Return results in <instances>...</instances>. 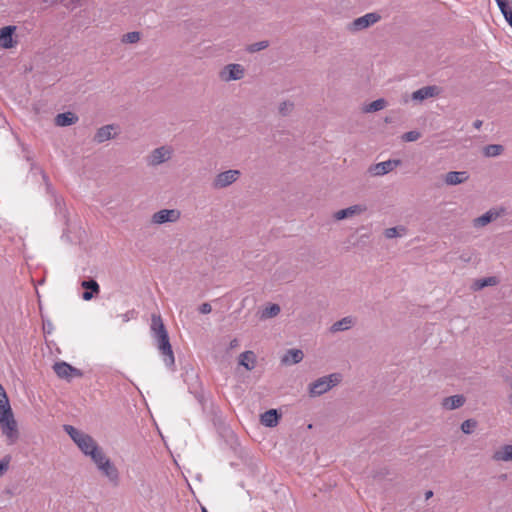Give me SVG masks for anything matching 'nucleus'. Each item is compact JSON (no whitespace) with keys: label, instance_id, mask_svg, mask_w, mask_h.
<instances>
[{"label":"nucleus","instance_id":"nucleus-1","mask_svg":"<svg viewBox=\"0 0 512 512\" xmlns=\"http://www.w3.org/2000/svg\"><path fill=\"white\" fill-rule=\"evenodd\" d=\"M151 331L153 338L156 340V345L162 356L163 362L168 368L173 367L175 364L174 354L167 330L160 316H152Z\"/></svg>","mask_w":512,"mask_h":512},{"label":"nucleus","instance_id":"nucleus-2","mask_svg":"<svg viewBox=\"0 0 512 512\" xmlns=\"http://www.w3.org/2000/svg\"><path fill=\"white\" fill-rule=\"evenodd\" d=\"M63 429L84 455L89 456L92 450L95 451L99 447L92 436L81 430H78L74 426L64 425Z\"/></svg>","mask_w":512,"mask_h":512},{"label":"nucleus","instance_id":"nucleus-3","mask_svg":"<svg viewBox=\"0 0 512 512\" xmlns=\"http://www.w3.org/2000/svg\"><path fill=\"white\" fill-rule=\"evenodd\" d=\"M0 428L3 435L6 436L8 443L13 444L19 437L17 422L14 418L10 405L0 409Z\"/></svg>","mask_w":512,"mask_h":512},{"label":"nucleus","instance_id":"nucleus-4","mask_svg":"<svg viewBox=\"0 0 512 512\" xmlns=\"http://www.w3.org/2000/svg\"><path fill=\"white\" fill-rule=\"evenodd\" d=\"M342 380L340 373H332L318 378L309 384V394L312 397L321 396L338 385Z\"/></svg>","mask_w":512,"mask_h":512},{"label":"nucleus","instance_id":"nucleus-5","mask_svg":"<svg viewBox=\"0 0 512 512\" xmlns=\"http://www.w3.org/2000/svg\"><path fill=\"white\" fill-rule=\"evenodd\" d=\"M174 153V149L169 145H163L153 149L146 157L145 161L149 167H157L168 162Z\"/></svg>","mask_w":512,"mask_h":512},{"label":"nucleus","instance_id":"nucleus-6","mask_svg":"<svg viewBox=\"0 0 512 512\" xmlns=\"http://www.w3.org/2000/svg\"><path fill=\"white\" fill-rule=\"evenodd\" d=\"M53 370L59 378L68 382L74 378H81L83 376V372L80 369L64 361L56 362L53 366Z\"/></svg>","mask_w":512,"mask_h":512},{"label":"nucleus","instance_id":"nucleus-7","mask_svg":"<svg viewBox=\"0 0 512 512\" xmlns=\"http://www.w3.org/2000/svg\"><path fill=\"white\" fill-rule=\"evenodd\" d=\"M181 217V212L178 209H161L151 216V223L162 225L165 223L177 222Z\"/></svg>","mask_w":512,"mask_h":512},{"label":"nucleus","instance_id":"nucleus-8","mask_svg":"<svg viewBox=\"0 0 512 512\" xmlns=\"http://www.w3.org/2000/svg\"><path fill=\"white\" fill-rule=\"evenodd\" d=\"M240 171L230 169L216 175L213 180L212 186L215 189H223L234 183L240 176Z\"/></svg>","mask_w":512,"mask_h":512},{"label":"nucleus","instance_id":"nucleus-9","mask_svg":"<svg viewBox=\"0 0 512 512\" xmlns=\"http://www.w3.org/2000/svg\"><path fill=\"white\" fill-rule=\"evenodd\" d=\"M380 18V15L375 12L367 13L361 17L356 18L353 22H351L349 24V29L355 32L361 31L377 23L380 20Z\"/></svg>","mask_w":512,"mask_h":512},{"label":"nucleus","instance_id":"nucleus-10","mask_svg":"<svg viewBox=\"0 0 512 512\" xmlns=\"http://www.w3.org/2000/svg\"><path fill=\"white\" fill-rule=\"evenodd\" d=\"M245 70L240 64H228L219 73L222 81L230 82L244 77Z\"/></svg>","mask_w":512,"mask_h":512},{"label":"nucleus","instance_id":"nucleus-11","mask_svg":"<svg viewBox=\"0 0 512 512\" xmlns=\"http://www.w3.org/2000/svg\"><path fill=\"white\" fill-rule=\"evenodd\" d=\"M401 161L399 159H389L387 161L379 162L371 165L368 172L373 176H383L391 172L394 168L399 166Z\"/></svg>","mask_w":512,"mask_h":512},{"label":"nucleus","instance_id":"nucleus-12","mask_svg":"<svg viewBox=\"0 0 512 512\" xmlns=\"http://www.w3.org/2000/svg\"><path fill=\"white\" fill-rule=\"evenodd\" d=\"M99 472L107 478V480L113 485L118 486L120 482V473L115 464L109 459L104 462L103 465L98 468Z\"/></svg>","mask_w":512,"mask_h":512},{"label":"nucleus","instance_id":"nucleus-13","mask_svg":"<svg viewBox=\"0 0 512 512\" xmlns=\"http://www.w3.org/2000/svg\"><path fill=\"white\" fill-rule=\"evenodd\" d=\"M16 30V26H5L0 29V47L3 49H11L16 45L13 39V34Z\"/></svg>","mask_w":512,"mask_h":512},{"label":"nucleus","instance_id":"nucleus-14","mask_svg":"<svg viewBox=\"0 0 512 512\" xmlns=\"http://www.w3.org/2000/svg\"><path fill=\"white\" fill-rule=\"evenodd\" d=\"M81 287L85 289L82 298L85 301L91 300L95 295L100 293V286L96 280L90 278L81 282Z\"/></svg>","mask_w":512,"mask_h":512},{"label":"nucleus","instance_id":"nucleus-15","mask_svg":"<svg viewBox=\"0 0 512 512\" xmlns=\"http://www.w3.org/2000/svg\"><path fill=\"white\" fill-rule=\"evenodd\" d=\"M469 174L466 171H451L445 175L447 185H458L467 181Z\"/></svg>","mask_w":512,"mask_h":512},{"label":"nucleus","instance_id":"nucleus-16","mask_svg":"<svg viewBox=\"0 0 512 512\" xmlns=\"http://www.w3.org/2000/svg\"><path fill=\"white\" fill-rule=\"evenodd\" d=\"M114 130L115 126L112 124L100 127L94 136V141L97 143H103L114 138Z\"/></svg>","mask_w":512,"mask_h":512},{"label":"nucleus","instance_id":"nucleus-17","mask_svg":"<svg viewBox=\"0 0 512 512\" xmlns=\"http://www.w3.org/2000/svg\"><path fill=\"white\" fill-rule=\"evenodd\" d=\"M304 353L300 349H289L283 355L281 362L285 365L297 364L303 360Z\"/></svg>","mask_w":512,"mask_h":512},{"label":"nucleus","instance_id":"nucleus-18","mask_svg":"<svg viewBox=\"0 0 512 512\" xmlns=\"http://www.w3.org/2000/svg\"><path fill=\"white\" fill-rule=\"evenodd\" d=\"M500 216V212L491 209L473 220L474 227H484Z\"/></svg>","mask_w":512,"mask_h":512},{"label":"nucleus","instance_id":"nucleus-19","mask_svg":"<svg viewBox=\"0 0 512 512\" xmlns=\"http://www.w3.org/2000/svg\"><path fill=\"white\" fill-rule=\"evenodd\" d=\"M78 121V116L73 112L60 113L55 117V124L60 127L70 126Z\"/></svg>","mask_w":512,"mask_h":512},{"label":"nucleus","instance_id":"nucleus-20","mask_svg":"<svg viewBox=\"0 0 512 512\" xmlns=\"http://www.w3.org/2000/svg\"><path fill=\"white\" fill-rule=\"evenodd\" d=\"M437 93L436 86H425L412 93V99L415 101H423L427 98L435 96Z\"/></svg>","mask_w":512,"mask_h":512},{"label":"nucleus","instance_id":"nucleus-21","mask_svg":"<svg viewBox=\"0 0 512 512\" xmlns=\"http://www.w3.org/2000/svg\"><path fill=\"white\" fill-rule=\"evenodd\" d=\"M280 419V414L276 409H270L261 415V423L266 427H275Z\"/></svg>","mask_w":512,"mask_h":512},{"label":"nucleus","instance_id":"nucleus-22","mask_svg":"<svg viewBox=\"0 0 512 512\" xmlns=\"http://www.w3.org/2000/svg\"><path fill=\"white\" fill-rule=\"evenodd\" d=\"M239 364L246 370H253L256 365V355L253 351H245L239 356Z\"/></svg>","mask_w":512,"mask_h":512},{"label":"nucleus","instance_id":"nucleus-23","mask_svg":"<svg viewBox=\"0 0 512 512\" xmlns=\"http://www.w3.org/2000/svg\"><path fill=\"white\" fill-rule=\"evenodd\" d=\"M354 323H355V319L353 317L346 316V317L342 318L341 320L333 323L332 326L330 327V331L332 333L345 331V330L350 329L354 325Z\"/></svg>","mask_w":512,"mask_h":512},{"label":"nucleus","instance_id":"nucleus-24","mask_svg":"<svg viewBox=\"0 0 512 512\" xmlns=\"http://www.w3.org/2000/svg\"><path fill=\"white\" fill-rule=\"evenodd\" d=\"M465 403V398L462 395H453L446 397L442 401V406L445 409L453 410L461 407Z\"/></svg>","mask_w":512,"mask_h":512},{"label":"nucleus","instance_id":"nucleus-25","mask_svg":"<svg viewBox=\"0 0 512 512\" xmlns=\"http://www.w3.org/2000/svg\"><path fill=\"white\" fill-rule=\"evenodd\" d=\"M363 211H364V208L361 205H353V206H350L348 208H345V209L337 211L335 213L334 217L337 220H343V219L351 217V216H353L355 214H359V213H361Z\"/></svg>","mask_w":512,"mask_h":512},{"label":"nucleus","instance_id":"nucleus-26","mask_svg":"<svg viewBox=\"0 0 512 512\" xmlns=\"http://www.w3.org/2000/svg\"><path fill=\"white\" fill-rule=\"evenodd\" d=\"M493 459L496 461H512V445H504L501 449L497 450Z\"/></svg>","mask_w":512,"mask_h":512},{"label":"nucleus","instance_id":"nucleus-27","mask_svg":"<svg viewBox=\"0 0 512 512\" xmlns=\"http://www.w3.org/2000/svg\"><path fill=\"white\" fill-rule=\"evenodd\" d=\"M89 457L96 465L97 469L100 468V466L103 465L105 461L109 460V458L100 447H98L95 451L92 450Z\"/></svg>","mask_w":512,"mask_h":512},{"label":"nucleus","instance_id":"nucleus-28","mask_svg":"<svg viewBox=\"0 0 512 512\" xmlns=\"http://www.w3.org/2000/svg\"><path fill=\"white\" fill-rule=\"evenodd\" d=\"M497 284H498L497 277H495V276L486 277V278L478 279L477 281H475L474 289L480 290L487 286H495Z\"/></svg>","mask_w":512,"mask_h":512},{"label":"nucleus","instance_id":"nucleus-29","mask_svg":"<svg viewBox=\"0 0 512 512\" xmlns=\"http://www.w3.org/2000/svg\"><path fill=\"white\" fill-rule=\"evenodd\" d=\"M503 152V146L499 144H490L484 147L483 153L486 157H496Z\"/></svg>","mask_w":512,"mask_h":512},{"label":"nucleus","instance_id":"nucleus-30","mask_svg":"<svg viewBox=\"0 0 512 512\" xmlns=\"http://www.w3.org/2000/svg\"><path fill=\"white\" fill-rule=\"evenodd\" d=\"M386 107V101L382 98L380 99H377L373 102H371L369 105H367L365 107V112H368V113H371V112H376V111H379V110H382Z\"/></svg>","mask_w":512,"mask_h":512},{"label":"nucleus","instance_id":"nucleus-31","mask_svg":"<svg viewBox=\"0 0 512 512\" xmlns=\"http://www.w3.org/2000/svg\"><path fill=\"white\" fill-rule=\"evenodd\" d=\"M280 313V306L278 304H271L266 307L262 312V318H272Z\"/></svg>","mask_w":512,"mask_h":512},{"label":"nucleus","instance_id":"nucleus-32","mask_svg":"<svg viewBox=\"0 0 512 512\" xmlns=\"http://www.w3.org/2000/svg\"><path fill=\"white\" fill-rule=\"evenodd\" d=\"M139 40H140V33L137 31L128 32V33L124 34L122 37L123 43L133 44V43H137Z\"/></svg>","mask_w":512,"mask_h":512},{"label":"nucleus","instance_id":"nucleus-33","mask_svg":"<svg viewBox=\"0 0 512 512\" xmlns=\"http://www.w3.org/2000/svg\"><path fill=\"white\" fill-rule=\"evenodd\" d=\"M420 137H421V133L419 131L412 130V131H408V132L404 133L401 136V139L404 142H414V141H417Z\"/></svg>","mask_w":512,"mask_h":512},{"label":"nucleus","instance_id":"nucleus-34","mask_svg":"<svg viewBox=\"0 0 512 512\" xmlns=\"http://www.w3.org/2000/svg\"><path fill=\"white\" fill-rule=\"evenodd\" d=\"M476 426L477 422L475 420L467 419L461 424V430L465 434H470L473 432Z\"/></svg>","mask_w":512,"mask_h":512},{"label":"nucleus","instance_id":"nucleus-35","mask_svg":"<svg viewBox=\"0 0 512 512\" xmlns=\"http://www.w3.org/2000/svg\"><path fill=\"white\" fill-rule=\"evenodd\" d=\"M293 103L289 101H284L279 106V113L283 116L288 115L293 109Z\"/></svg>","mask_w":512,"mask_h":512},{"label":"nucleus","instance_id":"nucleus-36","mask_svg":"<svg viewBox=\"0 0 512 512\" xmlns=\"http://www.w3.org/2000/svg\"><path fill=\"white\" fill-rule=\"evenodd\" d=\"M11 457L9 455L4 456L0 460V477L8 470Z\"/></svg>","mask_w":512,"mask_h":512},{"label":"nucleus","instance_id":"nucleus-37","mask_svg":"<svg viewBox=\"0 0 512 512\" xmlns=\"http://www.w3.org/2000/svg\"><path fill=\"white\" fill-rule=\"evenodd\" d=\"M10 405L7 393L3 386L0 384V409Z\"/></svg>","mask_w":512,"mask_h":512},{"label":"nucleus","instance_id":"nucleus-38","mask_svg":"<svg viewBox=\"0 0 512 512\" xmlns=\"http://www.w3.org/2000/svg\"><path fill=\"white\" fill-rule=\"evenodd\" d=\"M268 47V41H260L250 45V52H258Z\"/></svg>","mask_w":512,"mask_h":512},{"label":"nucleus","instance_id":"nucleus-39","mask_svg":"<svg viewBox=\"0 0 512 512\" xmlns=\"http://www.w3.org/2000/svg\"><path fill=\"white\" fill-rule=\"evenodd\" d=\"M400 236L397 227H391L385 230V237L388 239Z\"/></svg>","mask_w":512,"mask_h":512},{"label":"nucleus","instance_id":"nucleus-40","mask_svg":"<svg viewBox=\"0 0 512 512\" xmlns=\"http://www.w3.org/2000/svg\"><path fill=\"white\" fill-rule=\"evenodd\" d=\"M496 3H497L502 14L510 9V6H509L507 0H498V1H496Z\"/></svg>","mask_w":512,"mask_h":512},{"label":"nucleus","instance_id":"nucleus-41","mask_svg":"<svg viewBox=\"0 0 512 512\" xmlns=\"http://www.w3.org/2000/svg\"><path fill=\"white\" fill-rule=\"evenodd\" d=\"M212 310V307L209 303H203L199 306V312L201 314H208Z\"/></svg>","mask_w":512,"mask_h":512},{"label":"nucleus","instance_id":"nucleus-42","mask_svg":"<svg viewBox=\"0 0 512 512\" xmlns=\"http://www.w3.org/2000/svg\"><path fill=\"white\" fill-rule=\"evenodd\" d=\"M505 20L512 26V9L510 8L503 13Z\"/></svg>","mask_w":512,"mask_h":512},{"label":"nucleus","instance_id":"nucleus-43","mask_svg":"<svg viewBox=\"0 0 512 512\" xmlns=\"http://www.w3.org/2000/svg\"><path fill=\"white\" fill-rule=\"evenodd\" d=\"M237 347H239V340L237 338H234L230 341L229 343V349L230 350H233V349H236Z\"/></svg>","mask_w":512,"mask_h":512},{"label":"nucleus","instance_id":"nucleus-44","mask_svg":"<svg viewBox=\"0 0 512 512\" xmlns=\"http://www.w3.org/2000/svg\"><path fill=\"white\" fill-rule=\"evenodd\" d=\"M122 319L124 322H127L129 321L130 317H129V312L125 313V314H122Z\"/></svg>","mask_w":512,"mask_h":512},{"label":"nucleus","instance_id":"nucleus-45","mask_svg":"<svg viewBox=\"0 0 512 512\" xmlns=\"http://www.w3.org/2000/svg\"><path fill=\"white\" fill-rule=\"evenodd\" d=\"M433 496V492L431 490L427 491L425 493V499L428 500L429 498H431Z\"/></svg>","mask_w":512,"mask_h":512},{"label":"nucleus","instance_id":"nucleus-46","mask_svg":"<svg viewBox=\"0 0 512 512\" xmlns=\"http://www.w3.org/2000/svg\"><path fill=\"white\" fill-rule=\"evenodd\" d=\"M481 125H482V121H480V120H476L474 122V127L477 128V129H479L481 127Z\"/></svg>","mask_w":512,"mask_h":512},{"label":"nucleus","instance_id":"nucleus-47","mask_svg":"<svg viewBox=\"0 0 512 512\" xmlns=\"http://www.w3.org/2000/svg\"><path fill=\"white\" fill-rule=\"evenodd\" d=\"M43 179L47 182L48 178L46 174H43Z\"/></svg>","mask_w":512,"mask_h":512},{"label":"nucleus","instance_id":"nucleus-48","mask_svg":"<svg viewBox=\"0 0 512 512\" xmlns=\"http://www.w3.org/2000/svg\"><path fill=\"white\" fill-rule=\"evenodd\" d=\"M510 402H511V404H512V394L510 395Z\"/></svg>","mask_w":512,"mask_h":512},{"label":"nucleus","instance_id":"nucleus-49","mask_svg":"<svg viewBox=\"0 0 512 512\" xmlns=\"http://www.w3.org/2000/svg\"><path fill=\"white\" fill-rule=\"evenodd\" d=\"M203 512H207V510H206V509H203Z\"/></svg>","mask_w":512,"mask_h":512}]
</instances>
